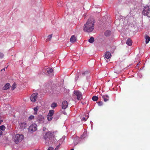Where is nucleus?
Here are the masks:
<instances>
[{"label":"nucleus","mask_w":150,"mask_h":150,"mask_svg":"<svg viewBox=\"0 0 150 150\" xmlns=\"http://www.w3.org/2000/svg\"><path fill=\"white\" fill-rule=\"evenodd\" d=\"M74 94L76 96L77 99L78 100H80L82 99V94L79 91H75Z\"/></svg>","instance_id":"423d86ee"},{"label":"nucleus","mask_w":150,"mask_h":150,"mask_svg":"<svg viewBox=\"0 0 150 150\" xmlns=\"http://www.w3.org/2000/svg\"><path fill=\"white\" fill-rule=\"evenodd\" d=\"M38 93H35L33 94L31 96L30 100L32 102H35L36 101L37 98Z\"/></svg>","instance_id":"1a4fd4ad"},{"label":"nucleus","mask_w":150,"mask_h":150,"mask_svg":"<svg viewBox=\"0 0 150 150\" xmlns=\"http://www.w3.org/2000/svg\"><path fill=\"white\" fill-rule=\"evenodd\" d=\"M34 116L33 115H31L29 116L28 118L29 119L31 120L33 119H34Z\"/></svg>","instance_id":"c85d7f7f"},{"label":"nucleus","mask_w":150,"mask_h":150,"mask_svg":"<svg viewBox=\"0 0 150 150\" xmlns=\"http://www.w3.org/2000/svg\"><path fill=\"white\" fill-rule=\"evenodd\" d=\"M4 54L3 53L0 52V59H2L4 57Z\"/></svg>","instance_id":"cd10ccee"},{"label":"nucleus","mask_w":150,"mask_h":150,"mask_svg":"<svg viewBox=\"0 0 150 150\" xmlns=\"http://www.w3.org/2000/svg\"><path fill=\"white\" fill-rule=\"evenodd\" d=\"M132 40L130 39L129 38L126 42V44L129 46H131L132 45Z\"/></svg>","instance_id":"a211bd4d"},{"label":"nucleus","mask_w":150,"mask_h":150,"mask_svg":"<svg viewBox=\"0 0 150 150\" xmlns=\"http://www.w3.org/2000/svg\"><path fill=\"white\" fill-rule=\"evenodd\" d=\"M70 150H74V149H72Z\"/></svg>","instance_id":"4c0bfd02"},{"label":"nucleus","mask_w":150,"mask_h":150,"mask_svg":"<svg viewBox=\"0 0 150 150\" xmlns=\"http://www.w3.org/2000/svg\"><path fill=\"white\" fill-rule=\"evenodd\" d=\"M46 72L49 74L51 73L53 71V69L51 68H47L45 69Z\"/></svg>","instance_id":"6ab92c4d"},{"label":"nucleus","mask_w":150,"mask_h":150,"mask_svg":"<svg viewBox=\"0 0 150 150\" xmlns=\"http://www.w3.org/2000/svg\"><path fill=\"white\" fill-rule=\"evenodd\" d=\"M37 125L35 124H34L30 126L29 130L30 131L34 132L37 130Z\"/></svg>","instance_id":"0eeeda50"},{"label":"nucleus","mask_w":150,"mask_h":150,"mask_svg":"<svg viewBox=\"0 0 150 150\" xmlns=\"http://www.w3.org/2000/svg\"><path fill=\"white\" fill-rule=\"evenodd\" d=\"M145 38L146 40V44L148 43L150 41V37L147 35H146L145 36Z\"/></svg>","instance_id":"f3484780"},{"label":"nucleus","mask_w":150,"mask_h":150,"mask_svg":"<svg viewBox=\"0 0 150 150\" xmlns=\"http://www.w3.org/2000/svg\"><path fill=\"white\" fill-rule=\"evenodd\" d=\"M95 22V21L93 18H90L88 19L84 25V31L88 33L93 31L94 29Z\"/></svg>","instance_id":"f257e3e1"},{"label":"nucleus","mask_w":150,"mask_h":150,"mask_svg":"<svg viewBox=\"0 0 150 150\" xmlns=\"http://www.w3.org/2000/svg\"><path fill=\"white\" fill-rule=\"evenodd\" d=\"M88 118V117H86H86H82V118L81 120H83V121H86L87 120Z\"/></svg>","instance_id":"7c9ffc66"},{"label":"nucleus","mask_w":150,"mask_h":150,"mask_svg":"<svg viewBox=\"0 0 150 150\" xmlns=\"http://www.w3.org/2000/svg\"><path fill=\"white\" fill-rule=\"evenodd\" d=\"M150 12L149 6L147 5L144 6L142 12L144 16H147L149 14Z\"/></svg>","instance_id":"20e7f679"},{"label":"nucleus","mask_w":150,"mask_h":150,"mask_svg":"<svg viewBox=\"0 0 150 150\" xmlns=\"http://www.w3.org/2000/svg\"><path fill=\"white\" fill-rule=\"evenodd\" d=\"M23 138V136L21 134H16L14 138V140L16 144L21 142Z\"/></svg>","instance_id":"7ed1b4c3"},{"label":"nucleus","mask_w":150,"mask_h":150,"mask_svg":"<svg viewBox=\"0 0 150 150\" xmlns=\"http://www.w3.org/2000/svg\"><path fill=\"white\" fill-rule=\"evenodd\" d=\"M68 103L67 101L65 100L62 102V108L63 109H65L68 107Z\"/></svg>","instance_id":"f8f14e48"},{"label":"nucleus","mask_w":150,"mask_h":150,"mask_svg":"<svg viewBox=\"0 0 150 150\" xmlns=\"http://www.w3.org/2000/svg\"><path fill=\"white\" fill-rule=\"evenodd\" d=\"M44 117L41 115H38L37 118V121L39 123H42L44 122Z\"/></svg>","instance_id":"6e6552de"},{"label":"nucleus","mask_w":150,"mask_h":150,"mask_svg":"<svg viewBox=\"0 0 150 150\" xmlns=\"http://www.w3.org/2000/svg\"><path fill=\"white\" fill-rule=\"evenodd\" d=\"M6 129L4 125H3L0 126V130H1L4 131Z\"/></svg>","instance_id":"393cba45"},{"label":"nucleus","mask_w":150,"mask_h":150,"mask_svg":"<svg viewBox=\"0 0 150 150\" xmlns=\"http://www.w3.org/2000/svg\"><path fill=\"white\" fill-rule=\"evenodd\" d=\"M60 146V144H59L57 146V147H56V148L55 149V150H58V149L59 147Z\"/></svg>","instance_id":"2f4dec72"},{"label":"nucleus","mask_w":150,"mask_h":150,"mask_svg":"<svg viewBox=\"0 0 150 150\" xmlns=\"http://www.w3.org/2000/svg\"><path fill=\"white\" fill-rule=\"evenodd\" d=\"M46 128L45 127H43V129H42V130L43 131H45L46 130Z\"/></svg>","instance_id":"c9c22d12"},{"label":"nucleus","mask_w":150,"mask_h":150,"mask_svg":"<svg viewBox=\"0 0 150 150\" xmlns=\"http://www.w3.org/2000/svg\"><path fill=\"white\" fill-rule=\"evenodd\" d=\"M76 39L75 36L74 35H72L70 39V41L72 43H74L76 42Z\"/></svg>","instance_id":"2eb2a0df"},{"label":"nucleus","mask_w":150,"mask_h":150,"mask_svg":"<svg viewBox=\"0 0 150 150\" xmlns=\"http://www.w3.org/2000/svg\"><path fill=\"white\" fill-rule=\"evenodd\" d=\"M2 132L0 130V136L2 135Z\"/></svg>","instance_id":"f704fd0d"},{"label":"nucleus","mask_w":150,"mask_h":150,"mask_svg":"<svg viewBox=\"0 0 150 150\" xmlns=\"http://www.w3.org/2000/svg\"><path fill=\"white\" fill-rule=\"evenodd\" d=\"M19 125L20 127L22 129H24L27 126V125L25 122H23L19 123Z\"/></svg>","instance_id":"9b49d317"},{"label":"nucleus","mask_w":150,"mask_h":150,"mask_svg":"<svg viewBox=\"0 0 150 150\" xmlns=\"http://www.w3.org/2000/svg\"><path fill=\"white\" fill-rule=\"evenodd\" d=\"M88 74V71H86L84 72L83 73H82L81 75V74H80L78 72V73L77 74H76V76L75 79L76 80H78V79L79 77V75H81V77H83L84 76H85L86 74Z\"/></svg>","instance_id":"ddd939ff"},{"label":"nucleus","mask_w":150,"mask_h":150,"mask_svg":"<svg viewBox=\"0 0 150 150\" xmlns=\"http://www.w3.org/2000/svg\"><path fill=\"white\" fill-rule=\"evenodd\" d=\"M111 57V53L109 52H106L105 54V58L106 60L107 59L108 61L106 60L107 62L108 61V59H110Z\"/></svg>","instance_id":"9d476101"},{"label":"nucleus","mask_w":150,"mask_h":150,"mask_svg":"<svg viewBox=\"0 0 150 150\" xmlns=\"http://www.w3.org/2000/svg\"><path fill=\"white\" fill-rule=\"evenodd\" d=\"M54 111L51 110L49 111V112L47 116V118L48 121L51 120L52 118V116L54 115Z\"/></svg>","instance_id":"39448f33"},{"label":"nucleus","mask_w":150,"mask_h":150,"mask_svg":"<svg viewBox=\"0 0 150 150\" xmlns=\"http://www.w3.org/2000/svg\"><path fill=\"white\" fill-rule=\"evenodd\" d=\"M102 98L103 99L104 101L105 102L108 101L109 99V97L108 95L102 96Z\"/></svg>","instance_id":"dca6fc26"},{"label":"nucleus","mask_w":150,"mask_h":150,"mask_svg":"<svg viewBox=\"0 0 150 150\" xmlns=\"http://www.w3.org/2000/svg\"><path fill=\"white\" fill-rule=\"evenodd\" d=\"M10 87V84L9 83H7L3 87V89L4 90H6L9 88Z\"/></svg>","instance_id":"4468645a"},{"label":"nucleus","mask_w":150,"mask_h":150,"mask_svg":"<svg viewBox=\"0 0 150 150\" xmlns=\"http://www.w3.org/2000/svg\"><path fill=\"white\" fill-rule=\"evenodd\" d=\"M111 34V32L109 30H107L105 33V35L106 36H110Z\"/></svg>","instance_id":"aec40b11"},{"label":"nucleus","mask_w":150,"mask_h":150,"mask_svg":"<svg viewBox=\"0 0 150 150\" xmlns=\"http://www.w3.org/2000/svg\"><path fill=\"white\" fill-rule=\"evenodd\" d=\"M2 121L1 120H0V124H1V123L2 122Z\"/></svg>","instance_id":"e433bc0d"},{"label":"nucleus","mask_w":150,"mask_h":150,"mask_svg":"<svg viewBox=\"0 0 150 150\" xmlns=\"http://www.w3.org/2000/svg\"><path fill=\"white\" fill-rule=\"evenodd\" d=\"M38 109V107H36L34 108V115H36L37 114Z\"/></svg>","instance_id":"412c9836"},{"label":"nucleus","mask_w":150,"mask_h":150,"mask_svg":"<svg viewBox=\"0 0 150 150\" xmlns=\"http://www.w3.org/2000/svg\"><path fill=\"white\" fill-rule=\"evenodd\" d=\"M98 105L99 106H102L103 105V103L101 101H100L98 102Z\"/></svg>","instance_id":"c756f323"},{"label":"nucleus","mask_w":150,"mask_h":150,"mask_svg":"<svg viewBox=\"0 0 150 150\" xmlns=\"http://www.w3.org/2000/svg\"><path fill=\"white\" fill-rule=\"evenodd\" d=\"M52 34H51L49 35L48 36L47 39V41L50 40L52 38Z\"/></svg>","instance_id":"bb28decb"},{"label":"nucleus","mask_w":150,"mask_h":150,"mask_svg":"<svg viewBox=\"0 0 150 150\" xmlns=\"http://www.w3.org/2000/svg\"><path fill=\"white\" fill-rule=\"evenodd\" d=\"M7 67H6V68H3V69H2L1 70V71H2L3 70H4V71H5V69H7Z\"/></svg>","instance_id":"72a5a7b5"},{"label":"nucleus","mask_w":150,"mask_h":150,"mask_svg":"<svg viewBox=\"0 0 150 150\" xmlns=\"http://www.w3.org/2000/svg\"><path fill=\"white\" fill-rule=\"evenodd\" d=\"M16 84L15 83H14L13 85L11 86V89L13 90L16 88Z\"/></svg>","instance_id":"b1692460"},{"label":"nucleus","mask_w":150,"mask_h":150,"mask_svg":"<svg viewBox=\"0 0 150 150\" xmlns=\"http://www.w3.org/2000/svg\"><path fill=\"white\" fill-rule=\"evenodd\" d=\"M54 138L53 134L50 131L47 132L44 136V139L45 140L49 139L50 140H52Z\"/></svg>","instance_id":"f03ea898"},{"label":"nucleus","mask_w":150,"mask_h":150,"mask_svg":"<svg viewBox=\"0 0 150 150\" xmlns=\"http://www.w3.org/2000/svg\"><path fill=\"white\" fill-rule=\"evenodd\" d=\"M53 148L52 147H50L47 150H53Z\"/></svg>","instance_id":"473e14b6"},{"label":"nucleus","mask_w":150,"mask_h":150,"mask_svg":"<svg viewBox=\"0 0 150 150\" xmlns=\"http://www.w3.org/2000/svg\"><path fill=\"white\" fill-rule=\"evenodd\" d=\"M57 106V105L56 103H53L51 104V107L53 108H54L56 107Z\"/></svg>","instance_id":"5701e85b"},{"label":"nucleus","mask_w":150,"mask_h":150,"mask_svg":"<svg viewBox=\"0 0 150 150\" xmlns=\"http://www.w3.org/2000/svg\"><path fill=\"white\" fill-rule=\"evenodd\" d=\"M94 38L93 37H91L88 40V41L89 42L91 43H93L94 42Z\"/></svg>","instance_id":"4be33fe9"},{"label":"nucleus","mask_w":150,"mask_h":150,"mask_svg":"<svg viewBox=\"0 0 150 150\" xmlns=\"http://www.w3.org/2000/svg\"><path fill=\"white\" fill-rule=\"evenodd\" d=\"M92 100L94 101H97L98 99V98L96 96H94L92 97Z\"/></svg>","instance_id":"a878e982"}]
</instances>
